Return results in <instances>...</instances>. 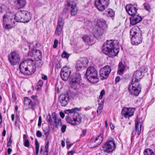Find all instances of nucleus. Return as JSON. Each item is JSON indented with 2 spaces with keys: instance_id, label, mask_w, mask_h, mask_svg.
<instances>
[{
  "instance_id": "4468645a",
  "label": "nucleus",
  "mask_w": 155,
  "mask_h": 155,
  "mask_svg": "<svg viewBox=\"0 0 155 155\" xmlns=\"http://www.w3.org/2000/svg\"><path fill=\"white\" fill-rule=\"evenodd\" d=\"M81 80V75L79 74H76L71 76L70 78V83L73 86L79 84Z\"/></svg>"
},
{
  "instance_id": "f704fd0d",
  "label": "nucleus",
  "mask_w": 155,
  "mask_h": 155,
  "mask_svg": "<svg viewBox=\"0 0 155 155\" xmlns=\"http://www.w3.org/2000/svg\"><path fill=\"white\" fill-rule=\"evenodd\" d=\"M144 155H154L153 150L150 149H145L143 152Z\"/></svg>"
},
{
  "instance_id": "ddd939ff",
  "label": "nucleus",
  "mask_w": 155,
  "mask_h": 155,
  "mask_svg": "<svg viewBox=\"0 0 155 155\" xmlns=\"http://www.w3.org/2000/svg\"><path fill=\"white\" fill-rule=\"evenodd\" d=\"M71 73V69L67 67H64L61 69L60 75L62 79L64 81H67Z\"/></svg>"
},
{
  "instance_id": "ea45409f",
  "label": "nucleus",
  "mask_w": 155,
  "mask_h": 155,
  "mask_svg": "<svg viewBox=\"0 0 155 155\" xmlns=\"http://www.w3.org/2000/svg\"><path fill=\"white\" fill-rule=\"evenodd\" d=\"M103 108V105L101 104H100L98 106L97 110V113L98 114H101L102 110Z\"/></svg>"
},
{
  "instance_id": "473e14b6",
  "label": "nucleus",
  "mask_w": 155,
  "mask_h": 155,
  "mask_svg": "<svg viewBox=\"0 0 155 155\" xmlns=\"http://www.w3.org/2000/svg\"><path fill=\"white\" fill-rule=\"evenodd\" d=\"M125 66L122 64V62H120L119 64V70L117 71L118 73L121 75L123 73L125 69Z\"/></svg>"
},
{
  "instance_id": "052dcab7",
  "label": "nucleus",
  "mask_w": 155,
  "mask_h": 155,
  "mask_svg": "<svg viewBox=\"0 0 155 155\" xmlns=\"http://www.w3.org/2000/svg\"><path fill=\"white\" fill-rule=\"evenodd\" d=\"M74 153V151H71L68 152V155H73Z\"/></svg>"
},
{
  "instance_id": "c03bdc74",
  "label": "nucleus",
  "mask_w": 155,
  "mask_h": 155,
  "mask_svg": "<svg viewBox=\"0 0 155 155\" xmlns=\"http://www.w3.org/2000/svg\"><path fill=\"white\" fill-rule=\"evenodd\" d=\"M69 56V54L65 51H64L61 55L62 58H68Z\"/></svg>"
},
{
  "instance_id": "f3484780",
  "label": "nucleus",
  "mask_w": 155,
  "mask_h": 155,
  "mask_svg": "<svg viewBox=\"0 0 155 155\" xmlns=\"http://www.w3.org/2000/svg\"><path fill=\"white\" fill-rule=\"evenodd\" d=\"M135 109L133 108H124L122 110L121 114L125 118L129 117L133 115Z\"/></svg>"
},
{
  "instance_id": "0eeeda50",
  "label": "nucleus",
  "mask_w": 155,
  "mask_h": 155,
  "mask_svg": "<svg viewBox=\"0 0 155 155\" xmlns=\"http://www.w3.org/2000/svg\"><path fill=\"white\" fill-rule=\"evenodd\" d=\"M116 148L114 141L113 139L108 140L101 149L102 151L107 153H110Z\"/></svg>"
},
{
  "instance_id": "680f3d73",
  "label": "nucleus",
  "mask_w": 155,
  "mask_h": 155,
  "mask_svg": "<svg viewBox=\"0 0 155 155\" xmlns=\"http://www.w3.org/2000/svg\"><path fill=\"white\" fill-rule=\"evenodd\" d=\"M42 79L44 80H46L47 79V77L46 75H44L43 77L42 78Z\"/></svg>"
},
{
  "instance_id": "13d9d810",
  "label": "nucleus",
  "mask_w": 155,
  "mask_h": 155,
  "mask_svg": "<svg viewBox=\"0 0 155 155\" xmlns=\"http://www.w3.org/2000/svg\"><path fill=\"white\" fill-rule=\"evenodd\" d=\"M120 80V77L119 76L115 78V81L117 82H118Z\"/></svg>"
},
{
  "instance_id": "423d86ee",
  "label": "nucleus",
  "mask_w": 155,
  "mask_h": 155,
  "mask_svg": "<svg viewBox=\"0 0 155 155\" xmlns=\"http://www.w3.org/2000/svg\"><path fill=\"white\" fill-rule=\"evenodd\" d=\"M141 86L139 82H132L131 84L128 88L131 94L134 96H137L141 91Z\"/></svg>"
},
{
  "instance_id": "bf43d9fd",
  "label": "nucleus",
  "mask_w": 155,
  "mask_h": 155,
  "mask_svg": "<svg viewBox=\"0 0 155 155\" xmlns=\"http://www.w3.org/2000/svg\"><path fill=\"white\" fill-rule=\"evenodd\" d=\"M66 144L67 146L69 147V148H70L72 145L68 141L66 142Z\"/></svg>"
},
{
  "instance_id": "2f4dec72",
  "label": "nucleus",
  "mask_w": 155,
  "mask_h": 155,
  "mask_svg": "<svg viewBox=\"0 0 155 155\" xmlns=\"http://www.w3.org/2000/svg\"><path fill=\"white\" fill-rule=\"evenodd\" d=\"M34 56L36 60L41 59L42 52L39 50H36L34 53Z\"/></svg>"
},
{
  "instance_id": "a211bd4d",
  "label": "nucleus",
  "mask_w": 155,
  "mask_h": 155,
  "mask_svg": "<svg viewBox=\"0 0 155 155\" xmlns=\"http://www.w3.org/2000/svg\"><path fill=\"white\" fill-rule=\"evenodd\" d=\"M64 23L63 20L61 17L58 19L57 26L55 30V34L56 35L59 36L62 30Z\"/></svg>"
},
{
  "instance_id": "de8ad7c7",
  "label": "nucleus",
  "mask_w": 155,
  "mask_h": 155,
  "mask_svg": "<svg viewBox=\"0 0 155 155\" xmlns=\"http://www.w3.org/2000/svg\"><path fill=\"white\" fill-rule=\"evenodd\" d=\"M49 141H47L45 147V151H48L49 148Z\"/></svg>"
},
{
  "instance_id": "72a5a7b5",
  "label": "nucleus",
  "mask_w": 155,
  "mask_h": 155,
  "mask_svg": "<svg viewBox=\"0 0 155 155\" xmlns=\"http://www.w3.org/2000/svg\"><path fill=\"white\" fill-rule=\"evenodd\" d=\"M103 135L101 134L97 137H94L95 141H96V143H97L98 145H100L103 139Z\"/></svg>"
},
{
  "instance_id": "9d476101",
  "label": "nucleus",
  "mask_w": 155,
  "mask_h": 155,
  "mask_svg": "<svg viewBox=\"0 0 155 155\" xmlns=\"http://www.w3.org/2000/svg\"><path fill=\"white\" fill-rule=\"evenodd\" d=\"M111 71V68L107 65L101 68L100 71V76L101 80L106 79L109 76Z\"/></svg>"
},
{
  "instance_id": "4be33fe9",
  "label": "nucleus",
  "mask_w": 155,
  "mask_h": 155,
  "mask_svg": "<svg viewBox=\"0 0 155 155\" xmlns=\"http://www.w3.org/2000/svg\"><path fill=\"white\" fill-rule=\"evenodd\" d=\"M12 1L18 9L24 7L26 3V0H12Z\"/></svg>"
},
{
  "instance_id": "0e129e2a",
  "label": "nucleus",
  "mask_w": 155,
  "mask_h": 155,
  "mask_svg": "<svg viewBox=\"0 0 155 155\" xmlns=\"http://www.w3.org/2000/svg\"><path fill=\"white\" fill-rule=\"evenodd\" d=\"M61 67L59 63L57 64H56V68L57 69Z\"/></svg>"
},
{
  "instance_id": "6e6552de",
  "label": "nucleus",
  "mask_w": 155,
  "mask_h": 155,
  "mask_svg": "<svg viewBox=\"0 0 155 155\" xmlns=\"http://www.w3.org/2000/svg\"><path fill=\"white\" fill-rule=\"evenodd\" d=\"M109 2V0H95V5L98 10L102 11L107 7Z\"/></svg>"
},
{
  "instance_id": "412c9836",
  "label": "nucleus",
  "mask_w": 155,
  "mask_h": 155,
  "mask_svg": "<svg viewBox=\"0 0 155 155\" xmlns=\"http://www.w3.org/2000/svg\"><path fill=\"white\" fill-rule=\"evenodd\" d=\"M59 101L61 106H65L69 101V97L67 94H61L60 96Z\"/></svg>"
},
{
  "instance_id": "79ce46f5",
  "label": "nucleus",
  "mask_w": 155,
  "mask_h": 155,
  "mask_svg": "<svg viewBox=\"0 0 155 155\" xmlns=\"http://www.w3.org/2000/svg\"><path fill=\"white\" fill-rule=\"evenodd\" d=\"M135 129L133 131V133H134V134H136L137 130V128L138 125V121L137 119L135 120Z\"/></svg>"
},
{
  "instance_id": "a19ab883",
  "label": "nucleus",
  "mask_w": 155,
  "mask_h": 155,
  "mask_svg": "<svg viewBox=\"0 0 155 155\" xmlns=\"http://www.w3.org/2000/svg\"><path fill=\"white\" fill-rule=\"evenodd\" d=\"M43 63V62L41 61V59L36 60V62L35 63L39 67H41Z\"/></svg>"
},
{
  "instance_id": "a878e982",
  "label": "nucleus",
  "mask_w": 155,
  "mask_h": 155,
  "mask_svg": "<svg viewBox=\"0 0 155 155\" xmlns=\"http://www.w3.org/2000/svg\"><path fill=\"white\" fill-rule=\"evenodd\" d=\"M37 102L31 101L28 97H26L24 101V104L25 105L28 104L29 107L33 109L35 108L36 104L38 103Z\"/></svg>"
},
{
  "instance_id": "49530a36",
  "label": "nucleus",
  "mask_w": 155,
  "mask_h": 155,
  "mask_svg": "<svg viewBox=\"0 0 155 155\" xmlns=\"http://www.w3.org/2000/svg\"><path fill=\"white\" fill-rule=\"evenodd\" d=\"M61 127V130L62 133H64L66 130L67 126L65 125L62 124L60 125Z\"/></svg>"
},
{
  "instance_id": "f8f14e48",
  "label": "nucleus",
  "mask_w": 155,
  "mask_h": 155,
  "mask_svg": "<svg viewBox=\"0 0 155 155\" xmlns=\"http://www.w3.org/2000/svg\"><path fill=\"white\" fill-rule=\"evenodd\" d=\"M65 8L67 10L71 12V15H74L77 13L76 3L74 1L70 2L67 3L65 6Z\"/></svg>"
},
{
  "instance_id": "e433bc0d",
  "label": "nucleus",
  "mask_w": 155,
  "mask_h": 155,
  "mask_svg": "<svg viewBox=\"0 0 155 155\" xmlns=\"http://www.w3.org/2000/svg\"><path fill=\"white\" fill-rule=\"evenodd\" d=\"M107 16L108 17H112L115 15V12L112 9H109L107 10Z\"/></svg>"
},
{
  "instance_id": "20e7f679",
  "label": "nucleus",
  "mask_w": 155,
  "mask_h": 155,
  "mask_svg": "<svg viewBox=\"0 0 155 155\" xmlns=\"http://www.w3.org/2000/svg\"><path fill=\"white\" fill-rule=\"evenodd\" d=\"M14 14L10 12H7L3 17V25L6 29H10L15 27L16 23Z\"/></svg>"
},
{
  "instance_id": "7c9ffc66",
  "label": "nucleus",
  "mask_w": 155,
  "mask_h": 155,
  "mask_svg": "<svg viewBox=\"0 0 155 155\" xmlns=\"http://www.w3.org/2000/svg\"><path fill=\"white\" fill-rule=\"evenodd\" d=\"M99 145L94 139V137H92L89 142L88 146L90 148H94Z\"/></svg>"
},
{
  "instance_id": "4d7b16f0",
  "label": "nucleus",
  "mask_w": 155,
  "mask_h": 155,
  "mask_svg": "<svg viewBox=\"0 0 155 155\" xmlns=\"http://www.w3.org/2000/svg\"><path fill=\"white\" fill-rule=\"evenodd\" d=\"M12 151V150L10 148H8L7 150L8 153V154H10Z\"/></svg>"
},
{
  "instance_id": "bb28decb",
  "label": "nucleus",
  "mask_w": 155,
  "mask_h": 155,
  "mask_svg": "<svg viewBox=\"0 0 155 155\" xmlns=\"http://www.w3.org/2000/svg\"><path fill=\"white\" fill-rule=\"evenodd\" d=\"M96 26H101L105 29H107L108 28L106 21L103 18H99L97 20V24Z\"/></svg>"
},
{
  "instance_id": "aec40b11",
  "label": "nucleus",
  "mask_w": 155,
  "mask_h": 155,
  "mask_svg": "<svg viewBox=\"0 0 155 155\" xmlns=\"http://www.w3.org/2000/svg\"><path fill=\"white\" fill-rule=\"evenodd\" d=\"M137 7L132 4L127 5L126 9L129 15L131 16L135 15L137 12Z\"/></svg>"
},
{
  "instance_id": "7ed1b4c3",
  "label": "nucleus",
  "mask_w": 155,
  "mask_h": 155,
  "mask_svg": "<svg viewBox=\"0 0 155 155\" xmlns=\"http://www.w3.org/2000/svg\"><path fill=\"white\" fill-rule=\"evenodd\" d=\"M130 34L131 36V42L133 45H137L140 43L143 40L141 31L138 27H134L130 30Z\"/></svg>"
},
{
  "instance_id": "4c0bfd02",
  "label": "nucleus",
  "mask_w": 155,
  "mask_h": 155,
  "mask_svg": "<svg viewBox=\"0 0 155 155\" xmlns=\"http://www.w3.org/2000/svg\"><path fill=\"white\" fill-rule=\"evenodd\" d=\"M35 149H36V155H38L39 148V143H38L37 139L35 140Z\"/></svg>"
},
{
  "instance_id": "c85d7f7f",
  "label": "nucleus",
  "mask_w": 155,
  "mask_h": 155,
  "mask_svg": "<svg viewBox=\"0 0 155 155\" xmlns=\"http://www.w3.org/2000/svg\"><path fill=\"white\" fill-rule=\"evenodd\" d=\"M52 115L53 118L54 119L55 127L56 128H58L59 125H61V120L60 118H58L55 112L52 113Z\"/></svg>"
},
{
  "instance_id": "e2e57ef3",
  "label": "nucleus",
  "mask_w": 155,
  "mask_h": 155,
  "mask_svg": "<svg viewBox=\"0 0 155 155\" xmlns=\"http://www.w3.org/2000/svg\"><path fill=\"white\" fill-rule=\"evenodd\" d=\"M11 118L12 121H13L15 119V115L14 114H12L11 115Z\"/></svg>"
},
{
  "instance_id": "864d4df0",
  "label": "nucleus",
  "mask_w": 155,
  "mask_h": 155,
  "mask_svg": "<svg viewBox=\"0 0 155 155\" xmlns=\"http://www.w3.org/2000/svg\"><path fill=\"white\" fill-rule=\"evenodd\" d=\"M41 116H39V119H38V126H41Z\"/></svg>"
},
{
  "instance_id": "1a4fd4ad",
  "label": "nucleus",
  "mask_w": 155,
  "mask_h": 155,
  "mask_svg": "<svg viewBox=\"0 0 155 155\" xmlns=\"http://www.w3.org/2000/svg\"><path fill=\"white\" fill-rule=\"evenodd\" d=\"M8 59L11 65H15L20 61L19 54L15 51L11 52L8 55Z\"/></svg>"
},
{
  "instance_id": "2eb2a0df",
  "label": "nucleus",
  "mask_w": 155,
  "mask_h": 155,
  "mask_svg": "<svg viewBox=\"0 0 155 155\" xmlns=\"http://www.w3.org/2000/svg\"><path fill=\"white\" fill-rule=\"evenodd\" d=\"M105 29L101 26H96L93 30L94 36L97 39H100L103 35Z\"/></svg>"
},
{
  "instance_id": "393cba45",
  "label": "nucleus",
  "mask_w": 155,
  "mask_h": 155,
  "mask_svg": "<svg viewBox=\"0 0 155 155\" xmlns=\"http://www.w3.org/2000/svg\"><path fill=\"white\" fill-rule=\"evenodd\" d=\"M14 18L15 21L16 22H23V11L18 12L16 14L14 15Z\"/></svg>"
},
{
  "instance_id": "cd10ccee",
  "label": "nucleus",
  "mask_w": 155,
  "mask_h": 155,
  "mask_svg": "<svg viewBox=\"0 0 155 155\" xmlns=\"http://www.w3.org/2000/svg\"><path fill=\"white\" fill-rule=\"evenodd\" d=\"M82 38L84 42L89 45H91L94 44V40L92 37L85 35Z\"/></svg>"
},
{
  "instance_id": "5fc2aeb1",
  "label": "nucleus",
  "mask_w": 155,
  "mask_h": 155,
  "mask_svg": "<svg viewBox=\"0 0 155 155\" xmlns=\"http://www.w3.org/2000/svg\"><path fill=\"white\" fill-rule=\"evenodd\" d=\"M59 114L60 116V117L62 118H64V113L62 112H60L59 113Z\"/></svg>"
},
{
  "instance_id": "9b49d317",
  "label": "nucleus",
  "mask_w": 155,
  "mask_h": 155,
  "mask_svg": "<svg viewBox=\"0 0 155 155\" xmlns=\"http://www.w3.org/2000/svg\"><path fill=\"white\" fill-rule=\"evenodd\" d=\"M88 61L87 58H84L78 61L75 68L77 70L79 71L86 68L88 65Z\"/></svg>"
},
{
  "instance_id": "b1692460",
  "label": "nucleus",
  "mask_w": 155,
  "mask_h": 155,
  "mask_svg": "<svg viewBox=\"0 0 155 155\" xmlns=\"http://www.w3.org/2000/svg\"><path fill=\"white\" fill-rule=\"evenodd\" d=\"M142 20V18L138 15L131 16L130 18V23L131 25H134L140 22Z\"/></svg>"
},
{
  "instance_id": "a18cd8bd",
  "label": "nucleus",
  "mask_w": 155,
  "mask_h": 155,
  "mask_svg": "<svg viewBox=\"0 0 155 155\" xmlns=\"http://www.w3.org/2000/svg\"><path fill=\"white\" fill-rule=\"evenodd\" d=\"M24 145L25 147H29L30 146V143L28 139H26L24 140Z\"/></svg>"
},
{
  "instance_id": "58836bf2",
  "label": "nucleus",
  "mask_w": 155,
  "mask_h": 155,
  "mask_svg": "<svg viewBox=\"0 0 155 155\" xmlns=\"http://www.w3.org/2000/svg\"><path fill=\"white\" fill-rule=\"evenodd\" d=\"M46 119L48 123H49L51 125V124L53 121L50 114H48L47 116Z\"/></svg>"
},
{
  "instance_id": "09e8293b",
  "label": "nucleus",
  "mask_w": 155,
  "mask_h": 155,
  "mask_svg": "<svg viewBox=\"0 0 155 155\" xmlns=\"http://www.w3.org/2000/svg\"><path fill=\"white\" fill-rule=\"evenodd\" d=\"M105 94V91L104 90H103L101 91L100 93V95L99 96V99H101L102 97Z\"/></svg>"
},
{
  "instance_id": "8fccbe9b",
  "label": "nucleus",
  "mask_w": 155,
  "mask_h": 155,
  "mask_svg": "<svg viewBox=\"0 0 155 155\" xmlns=\"http://www.w3.org/2000/svg\"><path fill=\"white\" fill-rule=\"evenodd\" d=\"M31 97L33 101L38 102V101H37V97L36 96L33 95L31 96Z\"/></svg>"
},
{
  "instance_id": "3c124183",
  "label": "nucleus",
  "mask_w": 155,
  "mask_h": 155,
  "mask_svg": "<svg viewBox=\"0 0 155 155\" xmlns=\"http://www.w3.org/2000/svg\"><path fill=\"white\" fill-rule=\"evenodd\" d=\"M58 44V41L57 39H55L54 41V44L53 45V47L54 48H56Z\"/></svg>"
},
{
  "instance_id": "f257e3e1",
  "label": "nucleus",
  "mask_w": 155,
  "mask_h": 155,
  "mask_svg": "<svg viewBox=\"0 0 155 155\" xmlns=\"http://www.w3.org/2000/svg\"><path fill=\"white\" fill-rule=\"evenodd\" d=\"M80 110L75 107L65 110V113L68 114V116L66 117L67 122L73 125L79 124L81 121V117L76 112Z\"/></svg>"
},
{
  "instance_id": "dca6fc26",
  "label": "nucleus",
  "mask_w": 155,
  "mask_h": 155,
  "mask_svg": "<svg viewBox=\"0 0 155 155\" xmlns=\"http://www.w3.org/2000/svg\"><path fill=\"white\" fill-rule=\"evenodd\" d=\"M31 62L30 59H28L22 61L20 63L19 68L22 74H25V73H26L28 65L31 64Z\"/></svg>"
},
{
  "instance_id": "338daca9",
  "label": "nucleus",
  "mask_w": 155,
  "mask_h": 155,
  "mask_svg": "<svg viewBox=\"0 0 155 155\" xmlns=\"http://www.w3.org/2000/svg\"><path fill=\"white\" fill-rule=\"evenodd\" d=\"M23 137V140H25L26 139V138L27 137V136L25 134H24Z\"/></svg>"
},
{
  "instance_id": "6ab92c4d",
  "label": "nucleus",
  "mask_w": 155,
  "mask_h": 155,
  "mask_svg": "<svg viewBox=\"0 0 155 155\" xmlns=\"http://www.w3.org/2000/svg\"><path fill=\"white\" fill-rule=\"evenodd\" d=\"M31 61V64H28L27 70L25 75H30L34 73L35 71L36 66L35 65V62L32 60L30 59Z\"/></svg>"
},
{
  "instance_id": "37998d69",
  "label": "nucleus",
  "mask_w": 155,
  "mask_h": 155,
  "mask_svg": "<svg viewBox=\"0 0 155 155\" xmlns=\"http://www.w3.org/2000/svg\"><path fill=\"white\" fill-rule=\"evenodd\" d=\"M144 5L145 8L147 10L149 11L151 9L150 6L148 3H145L144 4Z\"/></svg>"
},
{
  "instance_id": "c756f323",
  "label": "nucleus",
  "mask_w": 155,
  "mask_h": 155,
  "mask_svg": "<svg viewBox=\"0 0 155 155\" xmlns=\"http://www.w3.org/2000/svg\"><path fill=\"white\" fill-rule=\"evenodd\" d=\"M23 22L25 23L28 22L31 19V16L30 13L27 11L23 10Z\"/></svg>"
},
{
  "instance_id": "f03ea898",
  "label": "nucleus",
  "mask_w": 155,
  "mask_h": 155,
  "mask_svg": "<svg viewBox=\"0 0 155 155\" xmlns=\"http://www.w3.org/2000/svg\"><path fill=\"white\" fill-rule=\"evenodd\" d=\"M103 52L110 57L116 56L119 51V46L112 40L107 41L103 45Z\"/></svg>"
},
{
  "instance_id": "5701e85b",
  "label": "nucleus",
  "mask_w": 155,
  "mask_h": 155,
  "mask_svg": "<svg viewBox=\"0 0 155 155\" xmlns=\"http://www.w3.org/2000/svg\"><path fill=\"white\" fill-rule=\"evenodd\" d=\"M142 77V72L140 70H137L133 76L132 82H139L140 80Z\"/></svg>"
},
{
  "instance_id": "774afa93",
  "label": "nucleus",
  "mask_w": 155,
  "mask_h": 155,
  "mask_svg": "<svg viewBox=\"0 0 155 155\" xmlns=\"http://www.w3.org/2000/svg\"><path fill=\"white\" fill-rule=\"evenodd\" d=\"M44 134L46 136H48V135L49 133L48 132V131H47V132H45L44 133Z\"/></svg>"
},
{
  "instance_id": "603ef678",
  "label": "nucleus",
  "mask_w": 155,
  "mask_h": 155,
  "mask_svg": "<svg viewBox=\"0 0 155 155\" xmlns=\"http://www.w3.org/2000/svg\"><path fill=\"white\" fill-rule=\"evenodd\" d=\"M36 135L38 137H41L42 136V133L39 130H38L36 132Z\"/></svg>"
},
{
  "instance_id": "6e6d98bb",
  "label": "nucleus",
  "mask_w": 155,
  "mask_h": 155,
  "mask_svg": "<svg viewBox=\"0 0 155 155\" xmlns=\"http://www.w3.org/2000/svg\"><path fill=\"white\" fill-rule=\"evenodd\" d=\"M86 130L85 129H84L83 130H82V133H83V134H81V136H84L86 134Z\"/></svg>"
},
{
  "instance_id": "c9c22d12",
  "label": "nucleus",
  "mask_w": 155,
  "mask_h": 155,
  "mask_svg": "<svg viewBox=\"0 0 155 155\" xmlns=\"http://www.w3.org/2000/svg\"><path fill=\"white\" fill-rule=\"evenodd\" d=\"M43 84V81L42 80H39L37 83V89L38 90H40L42 87Z\"/></svg>"
},
{
  "instance_id": "69168bd1",
  "label": "nucleus",
  "mask_w": 155,
  "mask_h": 155,
  "mask_svg": "<svg viewBox=\"0 0 155 155\" xmlns=\"http://www.w3.org/2000/svg\"><path fill=\"white\" fill-rule=\"evenodd\" d=\"M6 131L5 130H4L3 131V133H2V135L3 136H5L6 134Z\"/></svg>"
},
{
  "instance_id": "39448f33",
  "label": "nucleus",
  "mask_w": 155,
  "mask_h": 155,
  "mask_svg": "<svg viewBox=\"0 0 155 155\" xmlns=\"http://www.w3.org/2000/svg\"><path fill=\"white\" fill-rule=\"evenodd\" d=\"M85 75L87 80L92 83H97L99 81L97 71L93 67L87 68Z\"/></svg>"
}]
</instances>
